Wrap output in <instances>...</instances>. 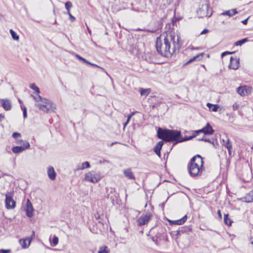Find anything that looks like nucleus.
<instances>
[{"instance_id": "obj_1", "label": "nucleus", "mask_w": 253, "mask_h": 253, "mask_svg": "<svg viewBox=\"0 0 253 253\" xmlns=\"http://www.w3.org/2000/svg\"><path fill=\"white\" fill-rule=\"evenodd\" d=\"M180 37L175 35L172 31H169L161 34L159 36V41H163L159 46V53L166 57L171 55L180 47L179 44Z\"/></svg>"}, {"instance_id": "obj_2", "label": "nucleus", "mask_w": 253, "mask_h": 253, "mask_svg": "<svg viewBox=\"0 0 253 253\" xmlns=\"http://www.w3.org/2000/svg\"><path fill=\"white\" fill-rule=\"evenodd\" d=\"M159 139L168 142H173L174 144L187 140L183 138L180 131L177 130L163 129L159 127Z\"/></svg>"}, {"instance_id": "obj_3", "label": "nucleus", "mask_w": 253, "mask_h": 253, "mask_svg": "<svg viewBox=\"0 0 253 253\" xmlns=\"http://www.w3.org/2000/svg\"><path fill=\"white\" fill-rule=\"evenodd\" d=\"M203 158L200 155H197L193 157L188 165L190 175L192 177L201 175L203 171Z\"/></svg>"}, {"instance_id": "obj_4", "label": "nucleus", "mask_w": 253, "mask_h": 253, "mask_svg": "<svg viewBox=\"0 0 253 253\" xmlns=\"http://www.w3.org/2000/svg\"><path fill=\"white\" fill-rule=\"evenodd\" d=\"M31 96L35 101V106L43 112H53L56 108L55 104L51 101L43 98L40 95L37 96L31 95Z\"/></svg>"}, {"instance_id": "obj_5", "label": "nucleus", "mask_w": 253, "mask_h": 253, "mask_svg": "<svg viewBox=\"0 0 253 253\" xmlns=\"http://www.w3.org/2000/svg\"><path fill=\"white\" fill-rule=\"evenodd\" d=\"M13 192L12 191L8 192L5 195V208L7 210L13 209L16 207V202L13 198Z\"/></svg>"}, {"instance_id": "obj_6", "label": "nucleus", "mask_w": 253, "mask_h": 253, "mask_svg": "<svg viewBox=\"0 0 253 253\" xmlns=\"http://www.w3.org/2000/svg\"><path fill=\"white\" fill-rule=\"evenodd\" d=\"M101 179L100 175L98 172L94 171L88 172L85 174L84 179L86 181L95 183L98 182Z\"/></svg>"}, {"instance_id": "obj_7", "label": "nucleus", "mask_w": 253, "mask_h": 253, "mask_svg": "<svg viewBox=\"0 0 253 253\" xmlns=\"http://www.w3.org/2000/svg\"><path fill=\"white\" fill-rule=\"evenodd\" d=\"M209 6L207 3L202 4L201 6L197 10V14L200 17H210L211 13H209Z\"/></svg>"}, {"instance_id": "obj_8", "label": "nucleus", "mask_w": 253, "mask_h": 253, "mask_svg": "<svg viewBox=\"0 0 253 253\" xmlns=\"http://www.w3.org/2000/svg\"><path fill=\"white\" fill-rule=\"evenodd\" d=\"M151 214L147 212L145 214L141 215L137 220V223L139 226H142L147 224L150 219Z\"/></svg>"}, {"instance_id": "obj_9", "label": "nucleus", "mask_w": 253, "mask_h": 253, "mask_svg": "<svg viewBox=\"0 0 253 253\" xmlns=\"http://www.w3.org/2000/svg\"><path fill=\"white\" fill-rule=\"evenodd\" d=\"M30 146V145L28 142H25L23 145L13 146L12 148V151L15 154H18L25 150L29 149Z\"/></svg>"}, {"instance_id": "obj_10", "label": "nucleus", "mask_w": 253, "mask_h": 253, "mask_svg": "<svg viewBox=\"0 0 253 253\" xmlns=\"http://www.w3.org/2000/svg\"><path fill=\"white\" fill-rule=\"evenodd\" d=\"M230 62L228 66L229 69L236 70L239 67V58L237 57H230Z\"/></svg>"}, {"instance_id": "obj_11", "label": "nucleus", "mask_w": 253, "mask_h": 253, "mask_svg": "<svg viewBox=\"0 0 253 253\" xmlns=\"http://www.w3.org/2000/svg\"><path fill=\"white\" fill-rule=\"evenodd\" d=\"M26 215L27 216L31 217L34 214V209L31 202L29 199L27 201L26 206L25 208Z\"/></svg>"}, {"instance_id": "obj_12", "label": "nucleus", "mask_w": 253, "mask_h": 253, "mask_svg": "<svg viewBox=\"0 0 253 253\" xmlns=\"http://www.w3.org/2000/svg\"><path fill=\"white\" fill-rule=\"evenodd\" d=\"M47 173L48 176L51 180H54L56 178V173L53 167L50 166L47 168Z\"/></svg>"}, {"instance_id": "obj_13", "label": "nucleus", "mask_w": 253, "mask_h": 253, "mask_svg": "<svg viewBox=\"0 0 253 253\" xmlns=\"http://www.w3.org/2000/svg\"><path fill=\"white\" fill-rule=\"evenodd\" d=\"M187 216L186 215L184 216L181 218L176 220H169V222L170 223V225H182L187 220Z\"/></svg>"}, {"instance_id": "obj_14", "label": "nucleus", "mask_w": 253, "mask_h": 253, "mask_svg": "<svg viewBox=\"0 0 253 253\" xmlns=\"http://www.w3.org/2000/svg\"><path fill=\"white\" fill-rule=\"evenodd\" d=\"M0 102L1 103L2 106L5 110L9 111L11 109V103L9 100L7 99H1Z\"/></svg>"}, {"instance_id": "obj_15", "label": "nucleus", "mask_w": 253, "mask_h": 253, "mask_svg": "<svg viewBox=\"0 0 253 253\" xmlns=\"http://www.w3.org/2000/svg\"><path fill=\"white\" fill-rule=\"evenodd\" d=\"M249 89V88L246 86H240L237 88V92L241 96H244L247 95Z\"/></svg>"}, {"instance_id": "obj_16", "label": "nucleus", "mask_w": 253, "mask_h": 253, "mask_svg": "<svg viewBox=\"0 0 253 253\" xmlns=\"http://www.w3.org/2000/svg\"><path fill=\"white\" fill-rule=\"evenodd\" d=\"M125 176L129 179H135V176L132 172L131 169H125L123 171Z\"/></svg>"}, {"instance_id": "obj_17", "label": "nucleus", "mask_w": 253, "mask_h": 253, "mask_svg": "<svg viewBox=\"0 0 253 253\" xmlns=\"http://www.w3.org/2000/svg\"><path fill=\"white\" fill-rule=\"evenodd\" d=\"M204 134L205 135H211L214 132V130L209 123H208L206 126L204 127Z\"/></svg>"}, {"instance_id": "obj_18", "label": "nucleus", "mask_w": 253, "mask_h": 253, "mask_svg": "<svg viewBox=\"0 0 253 253\" xmlns=\"http://www.w3.org/2000/svg\"><path fill=\"white\" fill-rule=\"evenodd\" d=\"M224 145L228 149V154L229 156H231V150L232 149V143L228 138H227L226 140H223Z\"/></svg>"}, {"instance_id": "obj_19", "label": "nucleus", "mask_w": 253, "mask_h": 253, "mask_svg": "<svg viewBox=\"0 0 253 253\" xmlns=\"http://www.w3.org/2000/svg\"><path fill=\"white\" fill-rule=\"evenodd\" d=\"M19 242L22 247L24 249H26L29 246L31 240L29 239H21L20 240Z\"/></svg>"}, {"instance_id": "obj_20", "label": "nucleus", "mask_w": 253, "mask_h": 253, "mask_svg": "<svg viewBox=\"0 0 253 253\" xmlns=\"http://www.w3.org/2000/svg\"><path fill=\"white\" fill-rule=\"evenodd\" d=\"M238 13V11L236 9H232L224 12H223L221 13V15H228L230 17L234 15L235 14H237Z\"/></svg>"}, {"instance_id": "obj_21", "label": "nucleus", "mask_w": 253, "mask_h": 253, "mask_svg": "<svg viewBox=\"0 0 253 253\" xmlns=\"http://www.w3.org/2000/svg\"><path fill=\"white\" fill-rule=\"evenodd\" d=\"M203 53H200L199 54H197V55L193 57L192 58H190L186 63L185 64H188L190 63H192L193 61H199L201 60L203 57Z\"/></svg>"}, {"instance_id": "obj_22", "label": "nucleus", "mask_w": 253, "mask_h": 253, "mask_svg": "<svg viewBox=\"0 0 253 253\" xmlns=\"http://www.w3.org/2000/svg\"><path fill=\"white\" fill-rule=\"evenodd\" d=\"M207 106L209 107L210 110L213 112L217 111L219 108L218 105H213L210 103H208Z\"/></svg>"}, {"instance_id": "obj_23", "label": "nucleus", "mask_w": 253, "mask_h": 253, "mask_svg": "<svg viewBox=\"0 0 253 253\" xmlns=\"http://www.w3.org/2000/svg\"><path fill=\"white\" fill-rule=\"evenodd\" d=\"M151 92L150 88L144 89L141 88L140 90V93L141 96H147Z\"/></svg>"}, {"instance_id": "obj_24", "label": "nucleus", "mask_w": 253, "mask_h": 253, "mask_svg": "<svg viewBox=\"0 0 253 253\" xmlns=\"http://www.w3.org/2000/svg\"><path fill=\"white\" fill-rule=\"evenodd\" d=\"M224 223L228 226H230L232 223V221L228 217V214H224Z\"/></svg>"}, {"instance_id": "obj_25", "label": "nucleus", "mask_w": 253, "mask_h": 253, "mask_svg": "<svg viewBox=\"0 0 253 253\" xmlns=\"http://www.w3.org/2000/svg\"><path fill=\"white\" fill-rule=\"evenodd\" d=\"M90 168V164H89V162H85L82 164L81 166H78L77 169H78V170L84 169L85 168Z\"/></svg>"}, {"instance_id": "obj_26", "label": "nucleus", "mask_w": 253, "mask_h": 253, "mask_svg": "<svg viewBox=\"0 0 253 253\" xmlns=\"http://www.w3.org/2000/svg\"><path fill=\"white\" fill-rule=\"evenodd\" d=\"M30 87L34 90L39 95L41 91L40 88L34 84H32L30 85Z\"/></svg>"}, {"instance_id": "obj_27", "label": "nucleus", "mask_w": 253, "mask_h": 253, "mask_svg": "<svg viewBox=\"0 0 253 253\" xmlns=\"http://www.w3.org/2000/svg\"><path fill=\"white\" fill-rule=\"evenodd\" d=\"M98 253H109V251L107 246H104L99 248Z\"/></svg>"}, {"instance_id": "obj_28", "label": "nucleus", "mask_w": 253, "mask_h": 253, "mask_svg": "<svg viewBox=\"0 0 253 253\" xmlns=\"http://www.w3.org/2000/svg\"><path fill=\"white\" fill-rule=\"evenodd\" d=\"M11 36L13 40L16 41H18L19 39V37L17 35V34L12 29L9 31Z\"/></svg>"}, {"instance_id": "obj_29", "label": "nucleus", "mask_w": 253, "mask_h": 253, "mask_svg": "<svg viewBox=\"0 0 253 253\" xmlns=\"http://www.w3.org/2000/svg\"><path fill=\"white\" fill-rule=\"evenodd\" d=\"M248 41V40L247 38H245V39H242L241 40H240V41H238L236 42L234 44H235V45H236V46L241 45L243 43H244L246 42H247Z\"/></svg>"}, {"instance_id": "obj_30", "label": "nucleus", "mask_w": 253, "mask_h": 253, "mask_svg": "<svg viewBox=\"0 0 253 253\" xmlns=\"http://www.w3.org/2000/svg\"><path fill=\"white\" fill-rule=\"evenodd\" d=\"M65 6L66 9L67 10V12H69V11H70V8L72 6V4L71 2L68 1L65 3Z\"/></svg>"}, {"instance_id": "obj_31", "label": "nucleus", "mask_w": 253, "mask_h": 253, "mask_svg": "<svg viewBox=\"0 0 253 253\" xmlns=\"http://www.w3.org/2000/svg\"><path fill=\"white\" fill-rule=\"evenodd\" d=\"M247 199L249 202L253 201V189L249 193L247 196Z\"/></svg>"}, {"instance_id": "obj_32", "label": "nucleus", "mask_w": 253, "mask_h": 253, "mask_svg": "<svg viewBox=\"0 0 253 253\" xmlns=\"http://www.w3.org/2000/svg\"><path fill=\"white\" fill-rule=\"evenodd\" d=\"M52 243H53V244L54 246H56L58 244V238L56 236H54L53 238V239H52Z\"/></svg>"}, {"instance_id": "obj_33", "label": "nucleus", "mask_w": 253, "mask_h": 253, "mask_svg": "<svg viewBox=\"0 0 253 253\" xmlns=\"http://www.w3.org/2000/svg\"><path fill=\"white\" fill-rule=\"evenodd\" d=\"M25 142H28L27 141H24L23 139H17L16 140L15 143L17 144H21V145H23V144H24Z\"/></svg>"}, {"instance_id": "obj_34", "label": "nucleus", "mask_w": 253, "mask_h": 253, "mask_svg": "<svg viewBox=\"0 0 253 253\" xmlns=\"http://www.w3.org/2000/svg\"><path fill=\"white\" fill-rule=\"evenodd\" d=\"M12 137L14 138L17 139H18V137H21V134L20 133H18V132H14L12 134Z\"/></svg>"}, {"instance_id": "obj_35", "label": "nucleus", "mask_w": 253, "mask_h": 253, "mask_svg": "<svg viewBox=\"0 0 253 253\" xmlns=\"http://www.w3.org/2000/svg\"><path fill=\"white\" fill-rule=\"evenodd\" d=\"M23 117L24 118H26L27 117V109L25 107H24L23 108Z\"/></svg>"}, {"instance_id": "obj_36", "label": "nucleus", "mask_w": 253, "mask_h": 253, "mask_svg": "<svg viewBox=\"0 0 253 253\" xmlns=\"http://www.w3.org/2000/svg\"><path fill=\"white\" fill-rule=\"evenodd\" d=\"M154 151L158 156V143H157L153 149Z\"/></svg>"}, {"instance_id": "obj_37", "label": "nucleus", "mask_w": 253, "mask_h": 253, "mask_svg": "<svg viewBox=\"0 0 253 253\" xmlns=\"http://www.w3.org/2000/svg\"><path fill=\"white\" fill-rule=\"evenodd\" d=\"M11 252V250L9 249H1L0 250V253H10Z\"/></svg>"}, {"instance_id": "obj_38", "label": "nucleus", "mask_w": 253, "mask_h": 253, "mask_svg": "<svg viewBox=\"0 0 253 253\" xmlns=\"http://www.w3.org/2000/svg\"><path fill=\"white\" fill-rule=\"evenodd\" d=\"M67 14L69 15L70 18L71 20V21H74L75 20V18L74 17L71 13L70 12H67Z\"/></svg>"}, {"instance_id": "obj_39", "label": "nucleus", "mask_w": 253, "mask_h": 253, "mask_svg": "<svg viewBox=\"0 0 253 253\" xmlns=\"http://www.w3.org/2000/svg\"><path fill=\"white\" fill-rule=\"evenodd\" d=\"M164 144V142L163 140L159 141V157H160V150L161 149V147Z\"/></svg>"}, {"instance_id": "obj_40", "label": "nucleus", "mask_w": 253, "mask_h": 253, "mask_svg": "<svg viewBox=\"0 0 253 253\" xmlns=\"http://www.w3.org/2000/svg\"><path fill=\"white\" fill-rule=\"evenodd\" d=\"M136 112H132L130 115L127 116V122H129L131 118L135 114Z\"/></svg>"}, {"instance_id": "obj_41", "label": "nucleus", "mask_w": 253, "mask_h": 253, "mask_svg": "<svg viewBox=\"0 0 253 253\" xmlns=\"http://www.w3.org/2000/svg\"><path fill=\"white\" fill-rule=\"evenodd\" d=\"M239 108V105L237 103H235L233 105V109L237 110Z\"/></svg>"}, {"instance_id": "obj_42", "label": "nucleus", "mask_w": 253, "mask_h": 253, "mask_svg": "<svg viewBox=\"0 0 253 253\" xmlns=\"http://www.w3.org/2000/svg\"><path fill=\"white\" fill-rule=\"evenodd\" d=\"M152 240L156 244H157L158 241V237L157 236H154L152 237Z\"/></svg>"}, {"instance_id": "obj_43", "label": "nucleus", "mask_w": 253, "mask_h": 253, "mask_svg": "<svg viewBox=\"0 0 253 253\" xmlns=\"http://www.w3.org/2000/svg\"><path fill=\"white\" fill-rule=\"evenodd\" d=\"M233 53V52H229V51H225L221 54V56L223 57L224 56L227 55V54H230Z\"/></svg>"}, {"instance_id": "obj_44", "label": "nucleus", "mask_w": 253, "mask_h": 253, "mask_svg": "<svg viewBox=\"0 0 253 253\" xmlns=\"http://www.w3.org/2000/svg\"><path fill=\"white\" fill-rule=\"evenodd\" d=\"M158 48H159V46H158V37H157L156 39V48L157 51H158Z\"/></svg>"}, {"instance_id": "obj_45", "label": "nucleus", "mask_w": 253, "mask_h": 253, "mask_svg": "<svg viewBox=\"0 0 253 253\" xmlns=\"http://www.w3.org/2000/svg\"><path fill=\"white\" fill-rule=\"evenodd\" d=\"M201 140H203V141H205L206 142H210L211 143H212L213 142V141H211L210 139H204V138H202V139H201Z\"/></svg>"}, {"instance_id": "obj_46", "label": "nucleus", "mask_w": 253, "mask_h": 253, "mask_svg": "<svg viewBox=\"0 0 253 253\" xmlns=\"http://www.w3.org/2000/svg\"><path fill=\"white\" fill-rule=\"evenodd\" d=\"M209 32V30L207 29H204V30H203L201 33V35H204V34H205L206 33H207L208 32Z\"/></svg>"}, {"instance_id": "obj_47", "label": "nucleus", "mask_w": 253, "mask_h": 253, "mask_svg": "<svg viewBox=\"0 0 253 253\" xmlns=\"http://www.w3.org/2000/svg\"><path fill=\"white\" fill-rule=\"evenodd\" d=\"M84 63H86V64H90V62H89V61H87L83 57L82 59L81 60Z\"/></svg>"}, {"instance_id": "obj_48", "label": "nucleus", "mask_w": 253, "mask_h": 253, "mask_svg": "<svg viewBox=\"0 0 253 253\" xmlns=\"http://www.w3.org/2000/svg\"><path fill=\"white\" fill-rule=\"evenodd\" d=\"M89 65H90L93 67H97V68H101V69L103 70V68L100 67V66H98L96 64H93V63H90V64H88Z\"/></svg>"}, {"instance_id": "obj_49", "label": "nucleus", "mask_w": 253, "mask_h": 253, "mask_svg": "<svg viewBox=\"0 0 253 253\" xmlns=\"http://www.w3.org/2000/svg\"><path fill=\"white\" fill-rule=\"evenodd\" d=\"M196 132L197 133H201V132H203L204 133V127L202 128V129H199V130H197L196 131Z\"/></svg>"}, {"instance_id": "obj_50", "label": "nucleus", "mask_w": 253, "mask_h": 253, "mask_svg": "<svg viewBox=\"0 0 253 253\" xmlns=\"http://www.w3.org/2000/svg\"><path fill=\"white\" fill-rule=\"evenodd\" d=\"M248 18H247V19H246L243 20L242 21V23H243V24H244L246 25V24H247V23H248Z\"/></svg>"}, {"instance_id": "obj_51", "label": "nucleus", "mask_w": 253, "mask_h": 253, "mask_svg": "<svg viewBox=\"0 0 253 253\" xmlns=\"http://www.w3.org/2000/svg\"><path fill=\"white\" fill-rule=\"evenodd\" d=\"M217 214L218 215V216L220 218H222V214H221V211L220 210H218L217 211Z\"/></svg>"}, {"instance_id": "obj_52", "label": "nucleus", "mask_w": 253, "mask_h": 253, "mask_svg": "<svg viewBox=\"0 0 253 253\" xmlns=\"http://www.w3.org/2000/svg\"><path fill=\"white\" fill-rule=\"evenodd\" d=\"M76 57L80 60H81L83 58L82 57H81L80 55L78 54H76Z\"/></svg>"}, {"instance_id": "obj_53", "label": "nucleus", "mask_w": 253, "mask_h": 253, "mask_svg": "<svg viewBox=\"0 0 253 253\" xmlns=\"http://www.w3.org/2000/svg\"><path fill=\"white\" fill-rule=\"evenodd\" d=\"M4 119V116L2 114H0V121H1Z\"/></svg>"}, {"instance_id": "obj_54", "label": "nucleus", "mask_w": 253, "mask_h": 253, "mask_svg": "<svg viewBox=\"0 0 253 253\" xmlns=\"http://www.w3.org/2000/svg\"><path fill=\"white\" fill-rule=\"evenodd\" d=\"M86 27H87V29L88 32L89 33V34L90 35H91V33L90 30L89 29L88 27L87 26L86 24Z\"/></svg>"}, {"instance_id": "obj_55", "label": "nucleus", "mask_w": 253, "mask_h": 253, "mask_svg": "<svg viewBox=\"0 0 253 253\" xmlns=\"http://www.w3.org/2000/svg\"><path fill=\"white\" fill-rule=\"evenodd\" d=\"M129 122H127V120L126 121V122L124 124V127L125 128L126 126L127 125V124Z\"/></svg>"}, {"instance_id": "obj_56", "label": "nucleus", "mask_w": 253, "mask_h": 253, "mask_svg": "<svg viewBox=\"0 0 253 253\" xmlns=\"http://www.w3.org/2000/svg\"><path fill=\"white\" fill-rule=\"evenodd\" d=\"M250 242H251V243L253 245V238H251Z\"/></svg>"}, {"instance_id": "obj_57", "label": "nucleus", "mask_w": 253, "mask_h": 253, "mask_svg": "<svg viewBox=\"0 0 253 253\" xmlns=\"http://www.w3.org/2000/svg\"><path fill=\"white\" fill-rule=\"evenodd\" d=\"M117 143V142H113L110 144V146L112 147L114 144Z\"/></svg>"}, {"instance_id": "obj_58", "label": "nucleus", "mask_w": 253, "mask_h": 253, "mask_svg": "<svg viewBox=\"0 0 253 253\" xmlns=\"http://www.w3.org/2000/svg\"><path fill=\"white\" fill-rule=\"evenodd\" d=\"M18 101L20 103V104H22V101L21 100H20V99H18Z\"/></svg>"}, {"instance_id": "obj_59", "label": "nucleus", "mask_w": 253, "mask_h": 253, "mask_svg": "<svg viewBox=\"0 0 253 253\" xmlns=\"http://www.w3.org/2000/svg\"><path fill=\"white\" fill-rule=\"evenodd\" d=\"M35 236V232L34 231H33L32 232V237H34Z\"/></svg>"}, {"instance_id": "obj_60", "label": "nucleus", "mask_w": 253, "mask_h": 253, "mask_svg": "<svg viewBox=\"0 0 253 253\" xmlns=\"http://www.w3.org/2000/svg\"><path fill=\"white\" fill-rule=\"evenodd\" d=\"M3 17V15L0 13V19L2 18Z\"/></svg>"}, {"instance_id": "obj_61", "label": "nucleus", "mask_w": 253, "mask_h": 253, "mask_svg": "<svg viewBox=\"0 0 253 253\" xmlns=\"http://www.w3.org/2000/svg\"><path fill=\"white\" fill-rule=\"evenodd\" d=\"M157 136L158 137V129L157 130Z\"/></svg>"}, {"instance_id": "obj_62", "label": "nucleus", "mask_w": 253, "mask_h": 253, "mask_svg": "<svg viewBox=\"0 0 253 253\" xmlns=\"http://www.w3.org/2000/svg\"><path fill=\"white\" fill-rule=\"evenodd\" d=\"M164 205V203H163V204L162 205V207L163 208Z\"/></svg>"}, {"instance_id": "obj_63", "label": "nucleus", "mask_w": 253, "mask_h": 253, "mask_svg": "<svg viewBox=\"0 0 253 253\" xmlns=\"http://www.w3.org/2000/svg\"><path fill=\"white\" fill-rule=\"evenodd\" d=\"M192 48V49H198V48H194V47H193V48Z\"/></svg>"}]
</instances>
